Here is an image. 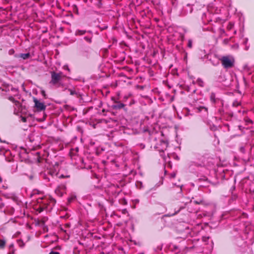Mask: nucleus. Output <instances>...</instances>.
<instances>
[{
  "instance_id": "32",
  "label": "nucleus",
  "mask_w": 254,
  "mask_h": 254,
  "mask_svg": "<svg viewBox=\"0 0 254 254\" xmlns=\"http://www.w3.org/2000/svg\"><path fill=\"white\" fill-rule=\"evenodd\" d=\"M188 6H189V7H190V12H192V7H191L189 4H188Z\"/></svg>"
},
{
  "instance_id": "14",
  "label": "nucleus",
  "mask_w": 254,
  "mask_h": 254,
  "mask_svg": "<svg viewBox=\"0 0 254 254\" xmlns=\"http://www.w3.org/2000/svg\"><path fill=\"white\" fill-rule=\"evenodd\" d=\"M234 27V23L232 22H229L227 25V28L229 30H231Z\"/></svg>"
},
{
  "instance_id": "7",
  "label": "nucleus",
  "mask_w": 254,
  "mask_h": 254,
  "mask_svg": "<svg viewBox=\"0 0 254 254\" xmlns=\"http://www.w3.org/2000/svg\"><path fill=\"white\" fill-rule=\"evenodd\" d=\"M34 102L35 106L39 111H42L45 109L46 106L43 103L39 102L37 99H35Z\"/></svg>"
},
{
  "instance_id": "40",
  "label": "nucleus",
  "mask_w": 254,
  "mask_h": 254,
  "mask_svg": "<svg viewBox=\"0 0 254 254\" xmlns=\"http://www.w3.org/2000/svg\"><path fill=\"white\" fill-rule=\"evenodd\" d=\"M11 247H12V248L13 247V244H11V245H10V248H11Z\"/></svg>"
},
{
  "instance_id": "25",
  "label": "nucleus",
  "mask_w": 254,
  "mask_h": 254,
  "mask_svg": "<svg viewBox=\"0 0 254 254\" xmlns=\"http://www.w3.org/2000/svg\"><path fill=\"white\" fill-rule=\"evenodd\" d=\"M240 151H241V152H242V153H245V148H244V147H243V146L241 147L240 148Z\"/></svg>"
},
{
  "instance_id": "2",
  "label": "nucleus",
  "mask_w": 254,
  "mask_h": 254,
  "mask_svg": "<svg viewBox=\"0 0 254 254\" xmlns=\"http://www.w3.org/2000/svg\"><path fill=\"white\" fill-rule=\"evenodd\" d=\"M0 89L2 91H4L6 93L8 92L7 94V95L8 96V99L12 102H14L13 96H15L18 94L17 89L12 87L11 85L6 84L1 80H0Z\"/></svg>"
},
{
  "instance_id": "16",
  "label": "nucleus",
  "mask_w": 254,
  "mask_h": 254,
  "mask_svg": "<svg viewBox=\"0 0 254 254\" xmlns=\"http://www.w3.org/2000/svg\"><path fill=\"white\" fill-rule=\"evenodd\" d=\"M68 91L70 92V94L71 95H76L77 94V93L74 90H72V89H68Z\"/></svg>"
},
{
  "instance_id": "23",
  "label": "nucleus",
  "mask_w": 254,
  "mask_h": 254,
  "mask_svg": "<svg viewBox=\"0 0 254 254\" xmlns=\"http://www.w3.org/2000/svg\"><path fill=\"white\" fill-rule=\"evenodd\" d=\"M240 104V102L236 101H234L233 103V105L234 106H239V105Z\"/></svg>"
},
{
  "instance_id": "3",
  "label": "nucleus",
  "mask_w": 254,
  "mask_h": 254,
  "mask_svg": "<svg viewBox=\"0 0 254 254\" xmlns=\"http://www.w3.org/2000/svg\"><path fill=\"white\" fill-rule=\"evenodd\" d=\"M222 65L225 69H229L235 65V60L233 56H222L220 59Z\"/></svg>"
},
{
  "instance_id": "12",
  "label": "nucleus",
  "mask_w": 254,
  "mask_h": 254,
  "mask_svg": "<svg viewBox=\"0 0 254 254\" xmlns=\"http://www.w3.org/2000/svg\"><path fill=\"white\" fill-rule=\"evenodd\" d=\"M86 32L85 30H77L75 31V35H82L84 34Z\"/></svg>"
},
{
  "instance_id": "22",
  "label": "nucleus",
  "mask_w": 254,
  "mask_h": 254,
  "mask_svg": "<svg viewBox=\"0 0 254 254\" xmlns=\"http://www.w3.org/2000/svg\"><path fill=\"white\" fill-rule=\"evenodd\" d=\"M247 124H252V121L250 119H247L245 120Z\"/></svg>"
},
{
  "instance_id": "35",
  "label": "nucleus",
  "mask_w": 254,
  "mask_h": 254,
  "mask_svg": "<svg viewBox=\"0 0 254 254\" xmlns=\"http://www.w3.org/2000/svg\"><path fill=\"white\" fill-rule=\"evenodd\" d=\"M248 41V39L247 38H246L245 39V41H244L245 44H246L247 43Z\"/></svg>"
},
{
  "instance_id": "18",
  "label": "nucleus",
  "mask_w": 254,
  "mask_h": 254,
  "mask_svg": "<svg viewBox=\"0 0 254 254\" xmlns=\"http://www.w3.org/2000/svg\"><path fill=\"white\" fill-rule=\"evenodd\" d=\"M209 239V237H207V236H203L202 237V241L205 242V243H206V242Z\"/></svg>"
},
{
  "instance_id": "26",
  "label": "nucleus",
  "mask_w": 254,
  "mask_h": 254,
  "mask_svg": "<svg viewBox=\"0 0 254 254\" xmlns=\"http://www.w3.org/2000/svg\"><path fill=\"white\" fill-rule=\"evenodd\" d=\"M202 200H200L199 201H197V200L194 201V202L196 204H200V203H202Z\"/></svg>"
},
{
  "instance_id": "24",
  "label": "nucleus",
  "mask_w": 254,
  "mask_h": 254,
  "mask_svg": "<svg viewBox=\"0 0 254 254\" xmlns=\"http://www.w3.org/2000/svg\"><path fill=\"white\" fill-rule=\"evenodd\" d=\"M176 174L175 172L172 173L170 174V176L171 178H174L176 177Z\"/></svg>"
},
{
  "instance_id": "8",
  "label": "nucleus",
  "mask_w": 254,
  "mask_h": 254,
  "mask_svg": "<svg viewBox=\"0 0 254 254\" xmlns=\"http://www.w3.org/2000/svg\"><path fill=\"white\" fill-rule=\"evenodd\" d=\"M186 204H187V202H186V203H184L182 205H181V206H180V208H179L178 209L176 210V209H175L174 213H168V214H167V216H174V215L176 214H177V213H178V212H179L181 209H183V208H184L185 207V206H186Z\"/></svg>"
},
{
  "instance_id": "34",
  "label": "nucleus",
  "mask_w": 254,
  "mask_h": 254,
  "mask_svg": "<svg viewBox=\"0 0 254 254\" xmlns=\"http://www.w3.org/2000/svg\"><path fill=\"white\" fill-rule=\"evenodd\" d=\"M2 206H3V204L1 202V200H0V208H1Z\"/></svg>"
},
{
  "instance_id": "4",
  "label": "nucleus",
  "mask_w": 254,
  "mask_h": 254,
  "mask_svg": "<svg viewBox=\"0 0 254 254\" xmlns=\"http://www.w3.org/2000/svg\"><path fill=\"white\" fill-rule=\"evenodd\" d=\"M154 148L157 150L159 152H163L165 150L168 145V142L166 140L162 139H159L158 142H154L153 143Z\"/></svg>"
},
{
  "instance_id": "36",
  "label": "nucleus",
  "mask_w": 254,
  "mask_h": 254,
  "mask_svg": "<svg viewBox=\"0 0 254 254\" xmlns=\"http://www.w3.org/2000/svg\"><path fill=\"white\" fill-rule=\"evenodd\" d=\"M21 244H21V245L19 244V245H20V246L21 247H23V246L24 245V243H23V242H21Z\"/></svg>"
},
{
  "instance_id": "46",
  "label": "nucleus",
  "mask_w": 254,
  "mask_h": 254,
  "mask_svg": "<svg viewBox=\"0 0 254 254\" xmlns=\"http://www.w3.org/2000/svg\"><path fill=\"white\" fill-rule=\"evenodd\" d=\"M42 93H43V94H44L45 93V91H43Z\"/></svg>"
},
{
  "instance_id": "47",
  "label": "nucleus",
  "mask_w": 254,
  "mask_h": 254,
  "mask_svg": "<svg viewBox=\"0 0 254 254\" xmlns=\"http://www.w3.org/2000/svg\"><path fill=\"white\" fill-rule=\"evenodd\" d=\"M253 210H254V206L253 207Z\"/></svg>"
},
{
  "instance_id": "10",
  "label": "nucleus",
  "mask_w": 254,
  "mask_h": 254,
  "mask_svg": "<svg viewBox=\"0 0 254 254\" xmlns=\"http://www.w3.org/2000/svg\"><path fill=\"white\" fill-rule=\"evenodd\" d=\"M30 55L29 53L20 54L18 57L22 58L23 60H26L30 57Z\"/></svg>"
},
{
  "instance_id": "20",
  "label": "nucleus",
  "mask_w": 254,
  "mask_h": 254,
  "mask_svg": "<svg viewBox=\"0 0 254 254\" xmlns=\"http://www.w3.org/2000/svg\"><path fill=\"white\" fill-rule=\"evenodd\" d=\"M166 166H167V167L172 168L171 162L169 161H168V162L167 163H165V168L166 167Z\"/></svg>"
},
{
  "instance_id": "31",
  "label": "nucleus",
  "mask_w": 254,
  "mask_h": 254,
  "mask_svg": "<svg viewBox=\"0 0 254 254\" xmlns=\"http://www.w3.org/2000/svg\"><path fill=\"white\" fill-rule=\"evenodd\" d=\"M243 215L244 218H247L248 217V215L245 213H243Z\"/></svg>"
},
{
  "instance_id": "43",
  "label": "nucleus",
  "mask_w": 254,
  "mask_h": 254,
  "mask_svg": "<svg viewBox=\"0 0 254 254\" xmlns=\"http://www.w3.org/2000/svg\"><path fill=\"white\" fill-rule=\"evenodd\" d=\"M115 161V160H112V162L114 163L116 162Z\"/></svg>"
},
{
  "instance_id": "29",
  "label": "nucleus",
  "mask_w": 254,
  "mask_h": 254,
  "mask_svg": "<svg viewBox=\"0 0 254 254\" xmlns=\"http://www.w3.org/2000/svg\"><path fill=\"white\" fill-rule=\"evenodd\" d=\"M94 177L97 179H99V176L96 174H94Z\"/></svg>"
},
{
  "instance_id": "6",
  "label": "nucleus",
  "mask_w": 254,
  "mask_h": 254,
  "mask_svg": "<svg viewBox=\"0 0 254 254\" xmlns=\"http://www.w3.org/2000/svg\"><path fill=\"white\" fill-rule=\"evenodd\" d=\"M80 165L78 167L80 169H90L92 168L90 161L91 160H77Z\"/></svg>"
},
{
  "instance_id": "9",
  "label": "nucleus",
  "mask_w": 254,
  "mask_h": 254,
  "mask_svg": "<svg viewBox=\"0 0 254 254\" xmlns=\"http://www.w3.org/2000/svg\"><path fill=\"white\" fill-rule=\"evenodd\" d=\"M125 104L122 103H117L114 105V108L115 109H120L125 107Z\"/></svg>"
},
{
  "instance_id": "38",
  "label": "nucleus",
  "mask_w": 254,
  "mask_h": 254,
  "mask_svg": "<svg viewBox=\"0 0 254 254\" xmlns=\"http://www.w3.org/2000/svg\"><path fill=\"white\" fill-rule=\"evenodd\" d=\"M202 109H204V110H205V111L206 112H207V108H205V107H202Z\"/></svg>"
},
{
  "instance_id": "11",
  "label": "nucleus",
  "mask_w": 254,
  "mask_h": 254,
  "mask_svg": "<svg viewBox=\"0 0 254 254\" xmlns=\"http://www.w3.org/2000/svg\"><path fill=\"white\" fill-rule=\"evenodd\" d=\"M6 241L4 239L0 240V250L3 249L5 248Z\"/></svg>"
},
{
  "instance_id": "21",
  "label": "nucleus",
  "mask_w": 254,
  "mask_h": 254,
  "mask_svg": "<svg viewBox=\"0 0 254 254\" xmlns=\"http://www.w3.org/2000/svg\"><path fill=\"white\" fill-rule=\"evenodd\" d=\"M84 39L88 42L91 43V38L88 37H85Z\"/></svg>"
},
{
  "instance_id": "28",
  "label": "nucleus",
  "mask_w": 254,
  "mask_h": 254,
  "mask_svg": "<svg viewBox=\"0 0 254 254\" xmlns=\"http://www.w3.org/2000/svg\"><path fill=\"white\" fill-rule=\"evenodd\" d=\"M178 187H180V192H179V193L180 194V195H182V186H179Z\"/></svg>"
},
{
  "instance_id": "37",
  "label": "nucleus",
  "mask_w": 254,
  "mask_h": 254,
  "mask_svg": "<svg viewBox=\"0 0 254 254\" xmlns=\"http://www.w3.org/2000/svg\"><path fill=\"white\" fill-rule=\"evenodd\" d=\"M64 176L63 175H60V176H59V178H64Z\"/></svg>"
},
{
  "instance_id": "41",
  "label": "nucleus",
  "mask_w": 254,
  "mask_h": 254,
  "mask_svg": "<svg viewBox=\"0 0 254 254\" xmlns=\"http://www.w3.org/2000/svg\"><path fill=\"white\" fill-rule=\"evenodd\" d=\"M17 165L16 164L15 165V170L17 169Z\"/></svg>"
},
{
  "instance_id": "17",
  "label": "nucleus",
  "mask_w": 254,
  "mask_h": 254,
  "mask_svg": "<svg viewBox=\"0 0 254 254\" xmlns=\"http://www.w3.org/2000/svg\"><path fill=\"white\" fill-rule=\"evenodd\" d=\"M192 41H191V40L189 39L188 41V47L190 48H191L192 47Z\"/></svg>"
},
{
  "instance_id": "33",
  "label": "nucleus",
  "mask_w": 254,
  "mask_h": 254,
  "mask_svg": "<svg viewBox=\"0 0 254 254\" xmlns=\"http://www.w3.org/2000/svg\"><path fill=\"white\" fill-rule=\"evenodd\" d=\"M251 135L252 136H254V131H251Z\"/></svg>"
},
{
  "instance_id": "44",
  "label": "nucleus",
  "mask_w": 254,
  "mask_h": 254,
  "mask_svg": "<svg viewBox=\"0 0 254 254\" xmlns=\"http://www.w3.org/2000/svg\"><path fill=\"white\" fill-rule=\"evenodd\" d=\"M76 151L77 152H78V148H76Z\"/></svg>"
},
{
  "instance_id": "19",
  "label": "nucleus",
  "mask_w": 254,
  "mask_h": 254,
  "mask_svg": "<svg viewBox=\"0 0 254 254\" xmlns=\"http://www.w3.org/2000/svg\"><path fill=\"white\" fill-rule=\"evenodd\" d=\"M215 94L214 93H211V95H210V98H211V100L212 101H213V102L215 101Z\"/></svg>"
},
{
  "instance_id": "1",
  "label": "nucleus",
  "mask_w": 254,
  "mask_h": 254,
  "mask_svg": "<svg viewBox=\"0 0 254 254\" xmlns=\"http://www.w3.org/2000/svg\"><path fill=\"white\" fill-rule=\"evenodd\" d=\"M42 160H37V163H40ZM44 161V166L46 170L44 172L41 174V177L45 180L50 181V178L48 176L50 175L53 176L57 174V171L59 170V163L55 161V160H43Z\"/></svg>"
},
{
  "instance_id": "5",
  "label": "nucleus",
  "mask_w": 254,
  "mask_h": 254,
  "mask_svg": "<svg viewBox=\"0 0 254 254\" xmlns=\"http://www.w3.org/2000/svg\"><path fill=\"white\" fill-rule=\"evenodd\" d=\"M63 76L62 72L57 73L55 71L51 72V80L50 83L53 85L58 84L61 80Z\"/></svg>"
},
{
  "instance_id": "27",
  "label": "nucleus",
  "mask_w": 254,
  "mask_h": 254,
  "mask_svg": "<svg viewBox=\"0 0 254 254\" xmlns=\"http://www.w3.org/2000/svg\"><path fill=\"white\" fill-rule=\"evenodd\" d=\"M49 254H60V253H59L58 252L52 251Z\"/></svg>"
},
{
  "instance_id": "45",
  "label": "nucleus",
  "mask_w": 254,
  "mask_h": 254,
  "mask_svg": "<svg viewBox=\"0 0 254 254\" xmlns=\"http://www.w3.org/2000/svg\"><path fill=\"white\" fill-rule=\"evenodd\" d=\"M26 162H28L29 161V160H27V159H25L24 160Z\"/></svg>"
},
{
  "instance_id": "15",
  "label": "nucleus",
  "mask_w": 254,
  "mask_h": 254,
  "mask_svg": "<svg viewBox=\"0 0 254 254\" xmlns=\"http://www.w3.org/2000/svg\"><path fill=\"white\" fill-rule=\"evenodd\" d=\"M219 160V162H217V164H216V166H217V168H216V166H215L214 167V168H213V170L216 171V170H217L218 168H219V167L221 165V160Z\"/></svg>"
},
{
  "instance_id": "42",
  "label": "nucleus",
  "mask_w": 254,
  "mask_h": 254,
  "mask_svg": "<svg viewBox=\"0 0 254 254\" xmlns=\"http://www.w3.org/2000/svg\"><path fill=\"white\" fill-rule=\"evenodd\" d=\"M245 49L246 50H248L249 49V47L246 46Z\"/></svg>"
},
{
  "instance_id": "13",
  "label": "nucleus",
  "mask_w": 254,
  "mask_h": 254,
  "mask_svg": "<svg viewBox=\"0 0 254 254\" xmlns=\"http://www.w3.org/2000/svg\"><path fill=\"white\" fill-rule=\"evenodd\" d=\"M196 83L199 86L203 87L204 86V82L200 78H198L196 81Z\"/></svg>"
},
{
  "instance_id": "39",
  "label": "nucleus",
  "mask_w": 254,
  "mask_h": 254,
  "mask_svg": "<svg viewBox=\"0 0 254 254\" xmlns=\"http://www.w3.org/2000/svg\"><path fill=\"white\" fill-rule=\"evenodd\" d=\"M102 163H103L104 164H105L106 163V161H105V160H102Z\"/></svg>"
},
{
  "instance_id": "30",
  "label": "nucleus",
  "mask_w": 254,
  "mask_h": 254,
  "mask_svg": "<svg viewBox=\"0 0 254 254\" xmlns=\"http://www.w3.org/2000/svg\"><path fill=\"white\" fill-rule=\"evenodd\" d=\"M22 121H23V122H26V119L25 118H24V117H23V118H22Z\"/></svg>"
}]
</instances>
